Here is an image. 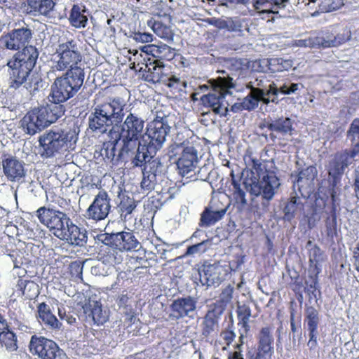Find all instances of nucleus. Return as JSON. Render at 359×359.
<instances>
[{
  "label": "nucleus",
  "instance_id": "obj_60",
  "mask_svg": "<svg viewBox=\"0 0 359 359\" xmlns=\"http://www.w3.org/2000/svg\"><path fill=\"white\" fill-rule=\"evenodd\" d=\"M354 265L355 269L359 272V242L357 243L356 248L353 252Z\"/></svg>",
  "mask_w": 359,
  "mask_h": 359
},
{
  "label": "nucleus",
  "instance_id": "obj_17",
  "mask_svg": "<svg viewBox=\"0 0 359 359\" xmlns=\"http://www.w3.org/2000/svg\"><path fill=\"white\" fill-rule=\"evenodd\" d=\"M344 0H297L296 6L302 8L308 6L310 15L316 17L322 13H330L340 9Z\"/></svg>",
  "mask_w": 359,
  "mask_h": 359
},
{
  "label": "nucleus",
  "instance_id": "obj_14",
  "mask_svg": "<svg viewBox=\"0 0 359 359\" xmlns=\"http://www.w3.org/2000/svg\"><path fill=\"white\" fill-rule=\"evenodd\" d=\"M196 304V299L191 296L178 297L174 299L169 306V320L177 321L186 317L194 318Z\"/></svg>",
  "mask_w": 359,
  "mask_h": 359
},
{
  "label": "nucleus",
  "instance_id": "obj_15",
  "mask_svg": "<svg viewBox=\"0 0 359 359\" xmlns=\"http://www.w3.org/2000/svg\"><path fill=\"white\" fill-rule=\"evenodd\" d=\"M110 201L111 199L106 191H100L86 210L85 217L88 219L95 222L104 219L107 217L111 210Z\"/></svg>",
  "mask_w": 359,
  "mask_h": 359
},
{
  "label": "nucleus",
  "instance_id": "obj_4",
  "mask_svg": "<svg viewBox=\"0 0 359 359\" xmlns=\"http://www.w3.org/2000/svg\"><path fill=\"white\" fill-rule=\"evenodd\" d=\"M245 161L257 180L253 182L252 193L257 196L262 195L264 199L269 201L275 194V189L280 185L279 179L273 172L267 170L259 160L248 156L245 158Z\"/></svg>",
  "mask_w": 359,
  "mask_h": 359
},
{
  "label": "nucleus",
  "instance_id": "obj_61",
  "mask_svg": "<svg viewBox=\"0 0 359 359\" xmlns=\"http://www.w3.org/2000/svg\"><path fill=\"white\" fill-rule=\"evenodd\" d=\"M214 25L220 29H227L229 30L230 29L229 26V22L224 20H215Z\"/></svg>",
  "mask_w": 359,
  "mask_h": 359
},
{
  "label": "nucleus",
  "instance_id": "obj_40",
  "mask_svg": "<svg viewBox=\"0 0 359 359\" xmlns=\"http://www.w3.org/2000/svg\"><path fill=\"white\" fill-rule=\"evenodd\" d=\"M226 212V210L212 211L206 208L201 213L200 226H210L220 220Z\"/></svg>",
  "mask_w": 359,
  "mask_h": 359
},
{
  "label": "nucleus",
  "instance_id": "obj_49",
  "mask_svg": "<svg viewBox=\"0 0 359 359\" xmlns=\"http://www.w3.org/2000/svg\"><path fill=\"white\" fill-rule=\"evenodd\" d=\"M220 337L226 346H229L233 341L236 337V333L234 332L233 320L220 332Z\"/></svg>",
  "mask_w": 359,
  "mask_h": 359
},
{
  "label": "nucleus",
  "instance_id": "obj_59",
  "mask_svg": "<svg viewBox=\"0 0 359 359\" xmlns=\"http://www.w3.org/2000/svg\"><path fill=\"white\" fill-rule=\"evenodd\" d=\"M219 267L215 266L213 265H209L208 266L207 269L204 270L205 275L207 276V279H212L214 280L215 277L212 276V273H215V271L218 270Z\"/></svg>",
  "mask_w": 359,
  "mask_h": 359
},
{
  "label": "nucleus",
  "instance_id": "obj_34",
  "mask_svg": "<svg viewBox=\"0 0 359 359\" xmlns=\"http://www.w3.org/2000/svg\"><path fill=\"white\" fill-rule=\"evenodd\" d=\"M0 346L9 352L15 351L18 348L17 336L8 324L6 328L0 330Z\"/></svg>",
  "mask_w": 359,
  "mask_h": 359
},
{
  "label": "nucleus",
  "instance_id": "obj_24",
  "mask_svg": "<svg viewBox=\"0 0 359 359\" xmlns=\"http://www.w3.org/2000/svg\"><path fill=\"white\" fill-rule=\"evenodd\" d=\"M144 121L137 115L130 113L124 121L121 132V135H127L132 138H140L142 136Z\"/></svg>",
  "mask_w": 359,
  "mask_h": 359
},
{
  "label": "nucleus",
  "instance_id": "obj_51",
  "mask_svg": "<svg viewBox=\"0 0 359 359\" xmlns=\"http://www.w3.org/2000/svg\"><path fill=\"white\" fill-rule=\"evenodd\" d=\"M309 277L311 278L310 281L305 282V287L304 290L309 296V298H312V296L316 299V290H317V284H318V276H312V274H309Z\"/></svg>",
  "mask_w": 359,
  "mask_h": 359
},
{
  "label": "nucleus",
  "instance_id": "obj_38",
  "mask_svg": "<svg viewBox=\"0 0 359 359\" xmlns=\"http://www.w3.org/2000/svg\"><path fill=\"white\" fill-rule=\"evenodd\" d=\"M266 97H269V102L278 103L280 100H283V97L279 98V95H285L290 94L292 92V85L289 87L283 86L278 88L274 83H269V88H264Z\"/></svg>",
  "mask_w": 359,
  "mask_h": 359
},
{
  "label": "nucleus",
  "instance_id": "obj_6",
  "mask_svg": "<svg viewBox=\"0 0 359 359\" xmlns=\"http://www.w3.org/2000/svg\"><path fill=\"white\" fill-rule=\"evenodd\" d=\"M170 129V127L164 118L156 116L150 122L147 132L149 142L148 143L145 142L143 147H140L137 160L141 162L146 161L147 158H153L165 141Z\"/></svg>",
  "mask_w": 359,
  "mask_h": 359
},
{
  "label": "nucleus",
  "instance_id": "obj_63",
  "mask_svg": "<svg viewBox=\"0 0 359 359\" xmlns=\"http://www.w3.org/2000/svg\"><path fill=\"white\" fill-rule=\"evenodd\" d=\"M231 110L233 112L236 113V112L241 111L243 110H245V107L243 105V102H236L231 106Z\"/></svg>",
  "mask_w": 359,
  "mask_h": 359
},
{
  "label": "nucleus",
  "instance_id": "obj_11",
  "mask_svg": "<svg viewBox=\"0 0 359 359\" xmlns=\"http://www.w3.org/2000/svg\"><path fill=\"white\" fill-rule=\"evenodd\" d=\"M33 37V32L26 24L21 27L14 28L4 32L0 36V47L12 51L19 50L29 46Z\"/></svg>",
  "mask_w": 359,
  "mask_h": 359
},
{
  "label": "nucleus",
  "instance_id": "obj_46",
  "mask_svg": "<svg viewBox=\"0 0 359 359\" xmlns=\"http://www.w3.org/2000/svg\"><path fill=\"white\" fill-rule=\"evenodd\" d=\"M136 207V201L133 198L128 196H123L118 205L121 215H123L125 217L130 215Z\"/></svg>",
  "mask_w": 359,
  "mask_h": 359
},
{
  "label": "nucleus",
  "instance_id": "obj_2",
  "mask_svg": "<svg viewBox=\"0 0 359 359\" xmlns=\"http://www.w3.org/2000/svg\"><path fill=\"white\" fill-rule=\"evenodd\" d=\"M125 101L119 97L97 104L89 117V128L93 131L104 133L112 125L120 124L124 118Z\"/></svg>",
  "mask_w": 359,
  "mask_h": 359
},
{
  "label": "nucleus",
  "instance_id": "obj_57",
  "mask_svg": "<svg viewBox=\"0 0 359 359\" xmlns=\"http://www.w3.org/2000/svg\"><path fill=\"white\" fill-rule=\"evenodd\" d=\"M233 287L228 286L221 293V299L224 303L229 302L232 299Z\"/></svg>",
  "mask_w": 359,
  "mask_h": 359
},
{
  "label": "nucleus",
  "instance_id": "obj_47",
  "mask_svg": "<svg viewBox=\"0 0 359 359\" xmlns=\"http://www.w3.org/2000/svg\"><path fill=\"white\" fill-rule=\"evenodd\" d=\"M197 163L196 160L187 159L184 158H179L177 161V166L180 170V172L182 175H185L194 170Z\"/></svg>",
  "mask_w": 359,
  "mask_h": 359
},
{
  "label": "nucleus",
  "instance_id": "obj_52",
  "mask_svg": "<svg viewBox=\"0 0 359 359\" xmlns=\"http://www.w3.org/2000/svg\"><path fill=\"white\" fill-rule=\"evenodd\" d=\"M69 273L75 279H82L83 264L81 262H73L69 265Z\"/></svg>",
  "mask_w": 359,
  "mask_h": 359
},
{
  "label": "nucleus",
  "instance_id": "obj_20",
  "mask_svg": "<svg viewBox=\"0 0 359 359\" xmlns=\"http://www.w3.org/2000/svg\"><path fill=\"white\" fill-rule=\"evenodd\" d=\"M121 139L122 144L119 142V156H122L123 160H124L126 158L132 156L135 154L133 161V163L136 166H142L144 161L140 162L137 160L138 152L140 151V147H142L144 145V144L140 142V138H132L127 137V135H121Z\"/></svg>",
  "mask_w": 359,
  "mask_h": 359
},
{
  "label": "nucleus",
  "instance_id": "obj_58",
  "mask_svg": "<svg viewBox=\"0 0 359 359\" xmlns=\"http://www.w3.org/2000/svg\"><path fill=\"white\" fill-rule=\"evenodd\" d=\"M123 313L126 316V320L128 323L130 325L134 324L135 320V313L134 309L132 307L128 309V310H125Z\"/></svg>",
  "mask_w": 359,
  "mask_h": 359
},
{
  "label": "nucleus",
  "instance_id": "obj_7",
  "mask_svg": "<svg viewBox=\"0 0 359 359\" xmlns=\"http://www.w3.org/2000/svg\"><path fill=\"white\" fill-rule=\"evenodd\" d=\"M211 86L212 92L201 96V101L203 106L210 107L215 114L224 116L228 111L224 97L230 93V89L235 88L233 79L229 76L226 78L219 77L214 83H211Z\"/></svg>",
  "mask_w": 359,
  "mask_h": 359
},
{
  "label": "nucleus",
  "instance_id": "obj_30",
  "mask_svg": "<svg viewBox=\"0 0 359 359\" xmlns=\"http://www.w3.org/2000/svg\"><path fill=\"white\" fill-rule=\"evenodd\" d=\"M222 313V309L218 310L216 306L207 311L202 323L201 333L203 336L207 337L215 330Z\"/></svg>",
  "mask_w": 359,
  "mask_h": 359
},
{
  "label": "nucleus",
  "instance_id": "obj_62",
  "mask_svg": "<svg viewBox=\"0 0 359 359\" xmlns=\"http://www.w3.org/2000/svg\"><path fill=\"white\" fill-rule=\"evenodd\" d=\"M287 1L288 0H271L273 10H278L279 8H283L285 6V2Z\"/></svg>",
  "mask_w": 359,
  "mask_h": 359
},
{
  "label": "nucleus",
  "instance_id": "obj_54",
  "mask_svg": "<svg viewBox=\"0 0 359 359\" xmlns=\"http://www.w3.org/2000/svg\"><path fill=\"white\" fill-rule=\"evenodd\" d=\"M208 242V240L203 241L199 243L189 246L186 251V255H195L197 253L205 252L207 250L206 244Z\"/></svg>",
  "mask_w": 359,
  "mask_h": 359
},
{
  "label": "nucleus",
  "instance_id": "obj_28",
  "mask_svg": "<svg viewBox=\"0 0 359 359\" xmlns=\"http://www.w3.org/2000/svg\"><path fill=\"white\" fill-rule=\"evenodd\" d=\"M84 6L74 4L70 10L68 20L72 27L76 29L85 28L88 22Z\"/></svg>",
  "mask_w": 359,
  "mask_h": 359
},
{
  "label": "nucleus",
  "instance_id": "obj_42",
  "mask_svg": "<svg viewBox=\"0 0 359 359\" xmlns=\"http://www.w3.org/2000/svg\"><path fill=\"white\" fill-rule=\"evenodd\" d=\"M195 140L193 137L187 139L180 144L183 147L182 155L180 158L187 159L198 160L197 150L194 144Z\"/></svg>",
  "mask_w": 359,
  "mask_h": 359
},
{
  "label": "nucleus",
  "instance_id": "obj_25",
  "mask_svg": "<svg viewBox=\"0 0 359 359\" xmlns=\"http://www.w3.org/2000/svg\"><path fill=\"white\" fill-rule=\"evenodd\" d=\"M352 157L351 154L346 151L338 152L334 155V158L330 163L328 169L329 176L332 178L334 182L340 179Z\"/></svg>",
  "mask_w": 359,
  "mask_h": 359
},
{
  "label": "nucleus",
  "instance_id": "obj_43",
  "mask_svg": "<svg viewBox=\"0 0 359 359\" xmlns=\"http://www.w3.org/2000/svg\"><path fill=\"white\" fill-rule=\"evenodd\" d=\"M318 171L314 165H310L302 170L297 179V182H304L305 184L310 185L317 177Z\"/></svg>",
  "mask_w": 359,
  "mask_h": 359
},
{
  "label": "nucleus",
  "instance_id": "obj_36",
  "mask_svg": "<svg viewBox=\"0 0 359 359\" xmlns=\"http://www.w3.org/2000/svg\"><path fill=\"white\" fill-rule=\"evenodd\" d=\"M346 137L352 147L351 156H355L359 153V118L353 120L347 130Z\"/></svg>",
  "mask_w": 359,
  "mask_h": 359
},
{
  "label": "nucleus",
  "instance_id": "obj_33",
  "mask_svg": "<svg viewBox=\"0 0 359 359\" xmlns=\"http://www.w3.org/2000/svg\"><path fill=\"white\" fill-rule=\"evenodd\" d=\"M264 90V88H252L250 93L242 101L245 110L254 109L257 107L259 101L265 104L269 103V97H266Z\"/></svg>",
  "mask_w": 359,
  "mask_h": 359
},
{
  "label": "nucleus",
  "instance_id": "obj_48",
  "mask_svg": "<svg viewBox=\"0 0 359 359\" xmlns=\"http://www.w3.org/2000/svg\"><path fill=\"white\" fill-rule=\"evenodd\" d=\"M161 83H163L167 87L175 92H179L182 90V88H185L187 86L184 81H182L179 77L175 75H171L169 77L166 75V79Z\"/></svg>",
  "mask_w": 359,
  "mask_h": 359
},
{
  "label": "nucleus",
  "instance_id": "obj_10",
  "mask_svg": "<svg viewBox=\"0 0 359 359\" xmlns=\"http://www.w3.org/2000/svg\"><path fill=\"white\" fill-rule=\"evenodd\" d=\"M29 347L30 353L41 359H69L55 341L43 337L33 335Z\"/></svg>",
  "mask_w": 359,
  "mask_h": 359
},
{
  "label": "nucleus",
  "instance_id": "obj_19",
  "mask_svg": "<svg viewBox=\"0 0 359 359\" xmlns=\"http://www.w3.org/2000/svg\"><path fill=\"white\" fill-rule=\"evenodd\" d=\"M145 54L148 61L162 62L171 61L176 55L175 49L167 44L161 43L159 45L147 44L140 48Z\"/></svg>",
  "mask_w": 359,
  "mask_h": 359
},
{
  "label": "nucleus",
  "instance_id": "obj_8",
  "mask_svg": "<svg viewBox=\"0 0 359 359\" xmlns=\"http://www.w3.org/2000/svg\"><path fill=\"white\" fill-rule=\"evenodd\" d=\"M103 243L105 249L100 250L99 256L103 262H112L115 260L113 253H111L110 247L119 251H130L135 250L139 242L133 232L121 231L116 233H106L103 235Z\"/></svg>",
  "mask_w": 359,
  "mask_h": 359
},
{
  "label": "nucleus",
  "instance_id": "obj_12",
  "mask_svg": "<svg viewBox=\"0 0 359 359\" xmlns=\"http://www.w3.org/2000/svg\"><path fill=\"white\" fill-rule=\"evenodd\" d=\"M35 215L56 237L64 236H62L63 229L67 222H69V218L65 213L43 206L35 212Z\"/></svg>",
  "mask_w": 359,
  "mask_h": 359
},
{
  "label": "nucleus",
  "instance_id": "obj_35",
  "mask_svg": "<svg viewBox=\"0 0 359 359\" xmlns=\"http://www.w3.org/2000/svg\"><path fill=\"white\" fill-rule=\"evenodd\" d=\"M147 25L158 37L168 42H172L173 41L174 33L170 26L166 25L161 21H156L152 19L148 20Z\"/></svg>",
  "mask_w": 359,
  "mask_h": 359
},
{
  "label": "nucleus",
  "instance_id": "obj_21",
  "mask_svg": "<svg viewBox=\"0 0 359 359\" xmlns=\"http://www.w3.org/2000/svg\"><path fill=\"white\" fill-rule=\"evenodd\" d=\"M83 312L86 321L92 322L94 325H101L109 320V312L103 309L102 304L98 301L85 304Z\"/></svg>",
  "mask_w": 359,
  "mask_h": 359
},
{
  "label": "nucleus",
  "instance_id": "obj_26",
  "mask_svg": "<svg viewBox=\"0 0 359 359\" xmlns=\"http://www.w3.org/2000/svg\"><path fill=\"white\" fill-rule=\"evenodd\" d=\"M3 171L11 181L18 180L25 176L22 163L15 157H9L2 161Z\"/></svg>",
  "mask_w": 359,
  "mask_h": 359
},
{
  "label": "nucleus",
  "instance_id": "obj_39",
  "mask_svg": "<svg viewBox=\"0 0 359 359\" xmlns=\"http://www.w3.org/2000/svg\"><path fill=\"white\" fill-rule=\"evenodd\" d=\"M18 290L22 292V294L29 299H33L39 294V285L30 280L19 278L17 283Z\"/></svg>",
  "mask_w": 359,
  "mask_h": 359
},
{
  "label": "nucleus",
  "instance_id": "obj_41",
  "mask_svg": "<svg viewBox=\"0 0 359 359\" xmlns=\"http://www.w3.org/2000/svg\"><path fill=\"white\" fill-rule=\"evenodd\" d=\"M237 317L238 320V325H241L245 332L250 330V318L251 317V309L249 306L246 304L238 305L237 306Z\"/></svg>",
  "mask_w": 359,
  "mask_h": 359
},
{
  "label": "nucleus",
  "instance_id": "obj_53",
  "mask_svg": "<svg viewBox=\"0 0 359 359\" xmlns=\"http://www.w3.org/2000/svg\"><path fill=\"white\" fill-rule=\"evenodd\" d=\"M325 226L327 229V234L328 236H333L337 233V216L335 213H333L331 217H327L325 221Z\"/></svg>",
  "mask_w": 359,
  "mask_h": 359
},
{
  "label": "nucleus",
  "instance_id": "obj_18",
  "mask_svg": "<svg viewBox=\"0 0 359 359\" xmlns=\"http://www.w3.org/2000/svg\"><path fill=\"white\" fill-rule=\"evenodd\" d=\"M109 140L103 142L100 154L106 163L117 164L123 161V157L119 156V149H118L121 135L118 131L111 129L109 130Z\"/></svg>",
  "mask_w": 359,
  "mask_h": 359
},
{
  "label": "nucleus",
  "instance_id": "obj_16",
  "mask_svg": "<svg viewBox=\"0 0 359 359\" xmlns=\"http://www.w3.org/2000/svg\"><path fill=\"white\" fill-rule=\"evenodd\" d=\"M257 348L255 351H249L248 359H271L274 353L273 337L271 327H262L257 337Z\"/></svg>",
  "mask_w": 359,
  "mask_h": 359
},
{
  "label": "nucleus",
  "instance_id": "obj_5",
  "mask_svg": "<svg viewBox=\"0 0 359 359\" xmlns=\"http://www.w3.org/2000/svg\"><path fill=\"white\" fill-rule=\"evenodd\" d=\"M77 135L74 130L50 129L39 137V154L43 158L55 156L74 145Z\"/></svg>",
  "mask_w": 359,
  "mask_h": 359
},
{
  "label": "nucleus",
  "instance_id": "obj_29",
  "mask_svg": "<svg viewBox=\"0 0 359 359\" xmlns=\"http://www.w3.org/2000/svg\"><path fill=\"white\" fill-rule=\"evenodd\" d=\"M38 317L41 323L49 328L60 329L61 323L51 312L50 306L45 302L39 304L37 306Z\"/></svg>",
  "mask_w": 359,
  "mask_h": 359
},
{
  "label": "nucleus",
  "instance_id": "obj_27",
  "mask_svg": "<svg viewBox=\"0 0 359 359\" xmlns=\"http://www.w3.org/2000/svg\"><path fill=\"white\" fill-rule=\"evenodd\" d=\"M56 5L55 0H27L28 13L49 16Z\"/></svg>",
  "mask_w": 359,
  "mask_h": 359
},
{
  "label": "nucleus",
  "instance_id": "obj_45",
  "mask_svg": "<svg viewBox=\"0 0 359 359\" xmlns=\"http://www.w3.org/2000/svg\"><path fill=\"white\" fill-rule=\"evenodd\" d=\"M233 192L232 194L235 203L243 208L247 204L245 191L241 188V184L235 180H232Z\"/></svg>",
  "mask_w": 359,
  "mask_h": 359
},
{
  "label": "nucleus",
  "instance_id": "obj_44",
  "mask_svg": "<svg viewBox=\"0 0 359 359\" xmlns=\"http://www.w3.org/2000/svg\"><path fill=\"white\" fill-rule=\"evenodd\" d=\"M305 322L307 323L308 330H317L319 323L318 311L313 306H306L305 309Z\"/></svg>",
  "mask_w": 359,
  "mask_h": 359
},
{
  "label": "nucleus",
  "instance_id": "obj_1",
  "mask_svg": "<svg viewBox=\"0 0 359 359\" xmlns=\"http://www.w3.org/2000/svg\"><path fill=\"white\" fill-rule=\"evenodd\" d=\"M55 55L53 71L66 72L56 78L51 86V103L29 110L20 121L23 130L29 135L41 131L62 116L65 107L62 103L73 97L83 84L84 69L79 65L83 55L77 42L72 39L60 43Z\"/></svg>",
  "mask_w": 359,
  "mask_h": 359
},
{
  "label": "nucleus",
  "instance_id": "obj_22",
  "mask_svg": "<svg viewBox=\"0 0 359 359\" xmlns=\"http://www.w3.org/2000/svg\"><path fill=\"white\" fill-rule=\"evenodd\" d=\"M63 237L59 236L58 238L65 240L70 244L76 246H83L87 242V234L86 231H81L76 224H73L71 219L67 222L63 233Z\"/></svg>",
  "mask_w": 359,
  "mask_h": 359
},
{
  "label": "nucleus",
  "instance_id": "obj_13",
  "mask_svg": "<svg viewBox=\"0 0 359 359\" xmlns=\"http://www.w3.org/2000/svg\"><path fill=\"white\" fill-rule=\"evenodd\" d=\"M259 128L265 131L262 135L266 139L269 137L271 140L275 142L276 140H280L287 134H290L292 121L290 118L283 116L275 119L265 118L259 123Z\"/></svg>",
  "mask_w": 359,
  "mask_h": 359
},
{
  "label": "nucleus",
  "instance_id": "obj_64",
  "mask_svg": "<svg viewBox=\"0 0 359 359\" xmlns=\"http://www.w3.org/2000/svg\"><path fill=\"white\" fill-rule=\"evenodd\" d=\"M354 186L356 196L358 197V198H359V166L356 170Z\"/></svg>",
  "mask_w": 359,
  "mask_h": 359
},
{
  "label": "nucleus",
  "instance_id": "obj_9",
  "mask_svg": "<svg viewBox=\"0 0 359 359\" xmlns=\"http://www.w3.org/2000/svg\"><path fill=\"white\" fill-rule=\"evenodd\" d=\"M133 54V59L130 57V68L141 74L142 79L151 83H156L164 81L166 74L164 73L165 65L162 62L148 61L147 57L142 58V54H139L137 50H129Z\"/></svg>",
  "mask_w": 359,
  "mask_h": 359
},
{
  "label": "nucleus",
  "instance_id": "obj_50",
  "mask_svg": "<svg viewBox=\"0 0 359 359\" xmlns=\"http://www.w3.org/2000/svg\"><path fill=\"white\" fill-rule=\"evenodd\" d=\"M252 3L255 8L262 13H278L273 10L271 0H252Z\"/></svg>",
  "mask_w": 359,
  "mask_h": 359
},
{
  "label": "nucleus",
  "instance_id": "obj_32",
  "mask_svg": "<svg viewBox=\"0 0 359 359\" xmlns=\"http://www.w3.org/2000/svg\"><path fill=\"white\" fill-rule=\"evenodd\" d=\"M323 38L324 48L336 47L346 42L351 36L349 31L345 30L343 33L334 35L329 29L321 30Z\"/></svg>",
  "mask_w": 359,
  "mask_h": 359
},
{
  "label": "nucleus",
  "instance_id": "obj_37",
  "mask_svg": "<svg viewBox=\"0 0 359 359\" xmlns=\"http://www.w3.org/2000/svg\"><path fill=\"white\" fill-rule=\"evenodd\" d=\"M293 46L324 48V42L323 38L321 36V31L311 33L309 37L304 39L293 41Z\"/></svg>",
  "mask_w": 359,
  "mask_h": 359
},
{
  "label": "nucleus",
  "instance_id": "obj_55",
  "mask_svg": "<svg viewBox=\"0 0 359 359\" xmlns=\"http://www.w3.org/2000/svg\"><path fill=\"white\" fill-rule=\"evenodd\" d=\"M133 39L137 42L140 43H149L153 41V35L147 32H135L133 34Z\"/></svg>",
  "mask_w": 359,
  "mask_h": 359
},
{
  "label": "nucleus",
  "instance_id": "obj_3",
  "mask_svg": "<svg viewBox=\"0 0 359 359\" xmlns=\"http://www.w3.org/2000/svg\"><path fill=\"white\" fill-rule=\"evenodd\" d=\"M15 51L6 64L10 74V87L15 89L26 81L39 55L36 47L32 45Z\"/></svg>",
  "mask_w": 359,
  "mask_h": 359
},
{
  "label": "nucleus",
  "instance_id": "obj_31",
  "mask_svg": "<svg viewBox=\"0 0 359 359\" xmlns=\"http://www.w3.org/2000/svg\"><path fill=\"white\" fill-rule=\"evenodd\" d=\"M309 273L318 276L321 271V263L324 260L323 252L318 246L314 245L309 250Z\"/></svg>",
  "mask_w": 359,
  "mask_h": 359
},
{
  "label": "nucleus",
  "instance_id": "obj_56",
  "mask_svg": "<svg viewBox=\"0 0 359 359\" xmlns=\"http://www.w3.org/2000/svg\"><path fill=\"white\" fill-rule=\"evenodd\" d=\"M124 292L125 291H123V292ZM129 300H130V297H128L127 293H126V294L122 293L121 294H120L116 300V304L118 306V309H123V310H128V309H129L130 307H132L131 306L128 305Z\"/></svg>",
  "mask_w": 359,
  "mask_h": 359
},
{
  "label": "nucleus",
  "instance_id": "obj_23",
  "mask_svg": "<svg viewBox=\"0 0 359 359\" xmlns=\"http://www.w3.org/2000/svg\"><path fill=\"white\" fill-rule=\"evenodd\" d=\"M151 158H147L143 162V178L141 182V187L142 189L151 191L154 189L156 184V173L159 167V163L155 160L151 161Z\"/></svg>",
  "mask_w": 359,
  "mask_h": 359
}]
</instances>
